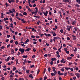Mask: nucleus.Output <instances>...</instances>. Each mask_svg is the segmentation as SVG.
<instances>
[{
  "instance_id": "50",
  "label": "nucleus",
  "mask_w": 80,
  "mask_h": 80,
  "mask_svg": "<svg viewBox=\"0 0 80 80\" xmlns=\"http://www.w3.org/2000/svg\"><path fill=\"white\" fill-rule=\"evenodd\" d=\"M22 68L23 69V70L25 71V70H26V68H25V67H22Z\"/></svg>"
},
{
  "instance_id": "44",
  "label": "nucleus",
  "mask_w": 80,
  "mask_h": 80,
  "mask_svg": "<svg viewBox=\"0 0 80 80\" xmlns=\"http://www.w3.org/2000/svg\"><path fill=\"white\" fill-rule=\"evenodd\" d=\"M61 71H62V72H64V69L61 68Z\"/></svg>"
},
{
  "instance_id": "45",
  "label": "nucleus",
  "mask_w": 80,
  "mask_h": 80,
  "mask_svg": "<svg viewBox=\"0 0 80 80\" xmlns=\"http://www.w3.org/2000/svg\"><path fill=\"white\" fill-rule=\"evenodd\" d=\"M74 52H77V48H75V50H74Z\"/></svg>"
},
{
  "instance_id": "4",
  "label": "nucleus",
  "mask_w": 80,
  "mask_h": 80,
  "mask_svg": "<svg viewBox=\"0 0 80 80\" xmlns=\"http://www.w3.org/2000/svg\"><path fill=\"white\" fill-rule=\"evenodd\" d=\"M75 75L78 78H79L80 77V74H79V73H75Z\"/></svg>"
},
{
  "instance_id": "33",
  "label": "nucleus",
  "mask_w": 80,
  "mask_h": 80,
  "mask_svg": "<svg viewBox=\"0 0 80 80\" xmlns=\"http://www.w3.org/2000/svg\"><path fill=\"white\" fill-rule=\"evenodd\" d=\"M53 37H55L56 36V34L55 33V32L53 33Z\"/></svg>"
},
{
  "instance_id": "40",
  "label": "nucleus",
  "mask_w": 80,
  "mask_h": 80,
  "mask_svg": "<svg viewBox=\"0 0 80 80\" xmlns=\"http://www.w3.org/2000/svg\"><path fill=\"white\" fill-rule=\"evenodd\" d=\"M26 72L27 73H29V70H26Z\"/></svg>"
},
{
  "instance_id": "63",
  "label": "nucleus",
  "mask_w": 80,
  "mask_h": 80,
  "mask_svg": "<svg viewBox=\"0 0 80 80\" xmlns=\"http://www.w3.org/2000/svg\"><path fill=\"white\" fill-rule=\"evenodd\" d=\"M51 65H53V61H51L50 62Z\"/></svg>"
},
{
  "instance_id": "25",
  "label": "nucleus",
  "mask_w": 80,
  "mask_h": 80,
  "mask_svg": "<svg viewBox=\"0 0 80 80\" xmlns=\"http://www.w3.org/2000/svg\"><path fill=\"white\" fill-rule=\"evenodd\" d=\"M64 50L65 52H67V50H68V49L67 48H64Z\"/></svg>"
},
{
  "instance_id": "21",
  "label": "nucleus",
  "mask_w": 80,
  "mask_h": 80,
  "mask_svg": "<svg viewBox=\"0 0 80 80\" xmlns=\"http://www.w3.org/2000/svg\"><path fill=\"white\" fill-rule=\"evenodd\" d=\"M51 75L52 76H55V74H54L53 73H51Z\"/></svg>"
},
{
  "instance_id": "48",
  "label": "nucleus",
  "mask_w": 80,
  "mask_h": 80,
  "mask_svg": "<svg viewBox=\"0 0 80 80\" xmlns=\"http://www.w3.org/2000/svg\"><path fill=\"white\" fill-rule=\"evenodd\" d=\"M7 37L8 38H10V35H7Z\"/></svg>"
},
{
  "instance_id": "55",
  "label": "nucleus",
  "mask_w": 80,
  "mask_h": 80,
  "mask_svg": "<svg viewBox=\"0 0 80 80\" xmlns=\"http://www.w3.org/2000/svg\"><path fill=\"white\" fill-rule=\"evenodd\" d=\"M31 37H32V38H35V36H33V35H32L31 36Z\"/></svg>"
},
{
  "instance_id": "7",
  "label": "nucleus",
  "mask_w": 80,
  "mask_h": 80,
  "mask_svg": "<svg viewBox=\"0 0 80 80\" xmlns=\"http://www.w3.org/2000/svg\"><path fill=\"white\" fill-rule=\"evenodd\" d=\"M74 5H75V6H76V7L78 8H79V7H80V5H78V4H75Z\"/></svg>"
},
{
  "instance_id": "27",
  "label": "nucleus",
  "mask_w": 80,
  "mask_h": 80,
  "mask_svg": "<svg viewBox=\"0 0 80 80\" xmlns=\"http://www.w3.org/2000/svg\"><path fill=\"white\" fill-rule=\"evenodd\" d=\"M39 72H40V70L38 69L37 72V75H38L39 73Z\"/></svg>"
},
{
  "instance_id": "15",
  "label": "nucleus",
  "mask_w": 80,
  "mask_h": 80,
  "mask_svg": "<svg viewBox=\"0 0 80 80\" xmlns=\"http://www.w3.org/2000/svg\"><path fill=\"white\" fill-rule=\"evenodd\" d=\"M1 15H2V16H1V18H3L4 17L3 13H1Z\"/></svg>"
},
{
  "instance_id": "18",
  "label": "nucleus",
  "mask_w": 80,
  "mask_h": 80,
  "mask_svg": "<svg viewBox=\"0 0 80 80\" xmlns=\"http://www.w3.org/2000/svg\"><path fill=\"white\" fill-rule=\"evenodd\" d=\"M35 9H36L35 12H38V8L36 7L35 8Z\"/></svg>"
},
{
  "instance_id": "62",
  "label": "nucleus",
  "mask_w": 80,
  "mask_h": 80,
  "mask_svg": "<svg viewBox=\"0 0 80 80\" xmlns=\"http://www.w3.org/2000/svg\"><path fill=\"white\" fill-rule=\"evenodd\" d=\"M18 12H16V16H17V17H18Z\"/></svg>"
},
{
  "instance_id": "31",
  "label": "nucleus",
  "mask_w": 80,
  "mask_h": 80,
  "mask_svg": "<svg viewBox=\"0 0 80 80\" xmlns=\"http://www.w3.org/2000/svg\"><path fill=\"white\" fill-rule=\"evenodd\" d=\"M60 71H59L58 72V75H60Z\"/></svg>"
},
{
  "instance_id": "43",
  "label": "nucleus",
  "mask_w": 80,
  "mask_h": 80,
  "mask_svg": "<svg viewBox=\"0 0 80 80\" xmlns=\"http://www.w3.org/2000/svg\"><path fill=\"white\" fill-rule=\"evenodd\" d=\"M9 3H12V1L11 0H11H8Z\"/></svg>"
},
{
  "instance_id": "10",
  "label": "nucleus",
  "mask_w": 80,
  "mask_h": 80,
  "mask_svg": "<svg viewBox=\"0 0 80 80\" xmlns=\"http://www.w3.org/2000/svg\"><path fill=\"white\" fill-rule=\"evenodd\" d=\"M75 23H76V22L75 21H73L72 23V25H75Z\"/></svg>"
},
{
  "instance_id": "60",
  "label": "nucleus",
  "mask_w": 80,
  "mask_h": 80,
  "mask_svg": "<svg viewBox=\"0 0 80 80\" xmlns=\"http://www.w3.org/2000/svg\"><path fill=\"white\" fill-rule=\"evenodd\" d=\"M47 77H45L44 78V80H46V79H47Z\"/></svg>"
},
{
  "instance_id": "8",
  "label": "nucleus",
  "mask_w": 80,
  "mask_h": 80,
  "mask_svg": "<svg viewBox=\"0 0 80 80\" xmlns=\"http://www.w3.org/2000/svg\"><path fill=\"white\" fill-rule=\"evenodd\" d=\"M29 42V40L28 39H27L24 42L25 44H27V42Z\"/></svg>"
},
{
  "instance_id": "53",
  "label": "nucleus",
  "mask_w": 80,
  "mask_h": 80,
  "mask_svg": "<svg viewBox=\"0 0 80 80\" xmlns=\"http://www.w3.org/2000/svg\"><path fill=\"white\" fill-rule=\"evenodd\" d=\"M60 32H61V33H63V30L62 29H61L60 30Z\"/></svg>"
},
{
  "instance_id": "14",
  "label": "nucleus",
  "mask_w": 80,
  "mask_h": 80,
  "mask_svg": "<svg viewBox=\"0 0 80 80\" xmlns=\"http://www.w3.org/2000/svg\"><path fill=\"white\" fill-rule=\"evenodd\" d=\"M64 68L66 70H68L70 69V68H69L64 67Z\"/></svg>"
},
{
  "instance_id": "61",
  "label": "nucleus",
  "mask_w": 80,
  "mask_h": 80,
  "mask_svg": "<svg viewBox=\"0 0 80 80\" xmlns=\"http://www.w3.org/2000/svg\"><path fill=\"white\" fill-rule=\"evenodd\" d=\"M33 44H37V42H36L34 41L33 42Z\"/></svg>"
},
{
  "instance_id": "56",
  "label": "nucleus",
  "mask_w": 80,
  "mask_h": 80,
  "mask_svg": "<svg viewBox=\"0 0 80 80\" xmlns=\"http://www.w3.org/2000/svg\"><path fill=\"white\" fill-rule=\"evenodd\" d=\"M64 75V74L63 73H60L59 75Z\"/></svg>"
},
{
  "instance_id": "24",
  "label": "nucleus",
  "mask_w": 80,
  "mask_h": 80,
  "mask_svg": "<svg viewBox=\"0 0 80 80\" xmlns=\"http://www.w3.org/2000/svg\"><path fill=\"white\" fill-rule=\"evenodd\" d=\"M18 59H17L16 62V65H17V64L18 63Z\"/></svg>"
},
{
  "instance_id": "51",
  "label": "nucleus",
  "mask_w": 80,
  "mask_h": 80,
  "mask_svg": "<svg viewBox=\"0 0 80 80\" xmlns=\"http://www.w3.org/2000/svg\"><path fill=\"white\" fill-rule=\"evenodd\" d=\"M35 57V55H34L32 56V58H34Z\"/></svg>"
},
{
  "instance_id": "52",
  "label": "nucleus",
  "mask_w": 80,
  "mask_h": 80,
  "mask_svg": "<svg viewBox=\"0 0 80 80\" xmlns=\"http://www.w3.org/2000/svg\"><path fill=\"white\" fill-rule=\"evenodd\" d=\"M28 9L29 12H31V10H30V8H29Z\"/></svg>"
},
{
  "instance_id": "6",
  "label": "nucleus",
  "mask_w": 80,
  "mask_h": 80,
  "mask_svg": "<svg viewBox=\"0 0 80 80\" xmlns=\"http://www.w3.org/2000/svg\"><path fill=\"white\" fill-rule=\"evenodd\" d=\"M32 15H33V14H34V15H37V12L35 11V12H32Z\"/></svg>"
},
{
  "instance_id": "34",
  "label": "nucleus",
  "mask_w": 80,
  "mask_h": 80,
  "mask_svg": "<svg viewBox=\"0 0 80 80\" xmlns=\"http://www.w3.org/2000/svg\"><path fill=\"white\" fill-rule=\"evenodd\" d=\"M16 70V68L14 67L13 68V71H15V70Z\"/></svg>"
},
{
  "instance_id": "5",
  "label": "nucleus",
  "mask_w": 80,
  "mask_h": 80,
  "mask_svg": "<svg viewBox=\"0 0 80 80\" xmlns=\"http://www.w3.org/2000/svg\"><path fill=\"white\" fill-rule=\"evenodd\" d=\"M72 37L73 38V40H76V36L74 35H72Z\"/></svg>"
},
{
  "instance_id": "3",
  "label": "nucleus",
  "mask_w": 80,
  "mask_h": 80,
  "mask_svg": "<svg viewBox=\"0 0 80 80\" xmlns=\"http://www.w3.org/2000/svg\"><path fill=\"white\" fill-rule=\"evenodd\" d=\"M43 13L44 14V15L45 16H47V14H48V12L46 11V12H43Z\"/></svg>"
},
{
  "instance_id": "46",
  "label": "nucleus",
  "mask_w": 80,
  "mask_h": 80,
  "mask_svg": "<svg viewBox=\"0 0 80 80\" xmlns=\"http://www.w3.org/2000/svg\"><path fill=\"white\" fill-rule=\"evenodd\" d=\"M48 20H52V18H48Z\"/></svg>"
},
{
  "instance_id": "12",
  "label": "nucleus",
  "mask_w": 80,
  "mask_h": 80,
  "mask_svg": "<svg viewBox=\"0 0 80 80\" xmlns=\"http://www.w3.org/2000/svg\"><path fill=\"white\" fill-rule=\"evenodd\" d=\"M22 57L23 58H27V57H28V56L27 55H26V56L23 55V56H22Z\"/></svg>"
},
{
  "instance_id": "49",
  "label": "nucleus",
  "mask_w": 80,
  "mask_h": 80,
  "mask_svg": "<svg viewBox=\"0 0 80 80\" xmlns=\"http://www.w3.org/2000/svg\"><path fill=\"white\" fill-rule=\"evenodd\" d=\"M0 48L2 49H4V48H5V47H4V46H2V47H1Z\"/></svg>"
},
{
  "instance_id": "22",
  "label": "nucleus",
  "mask_w": 80,
  "mask_h": 80,
  "mask_svg": "<svg viewBox=\"0 0 80 80\" xmlns=\"http://www.w3.org/2000/svg\"><path fill=\"white\" fill-rule=\"evenodd\" d=\"M67 59L68 60H70V59H72V57H68L67 58Z\"/></svg>"
},
{
  "instance_id": "36",
  "label": "nucleus",
  "mask_w": 80,
  "mask_h": 80,
  "mask_svg": "<svg viewBox=\"0 0 80 80\" xmlns=\"http://www.w3.org/2000/svg\"><path fill=\"white\" fill-rule=\"evenodd\" d=\"M47 56H48V55H47V54H45L44 55V57H47Z\"/></svg>"
},
{
  "instance_id": "28",
  "label": "nucleus",
  "mask_w": 80,
  "mask_h": 80,
  "mask_svg": "<svg viewBox=\"0 0 80 80\" xmlns=\"http://www.w3.org/2000/svg\"><path fill=\"white\" fill-rule=\"evenodd\" d=\"M34 17L37 18H40V17L38 16H35Z\"/></svg>"
},
{
  "instance_id": "16",
  "label": "nucleus",
  "mask_w": 80,
  "mask_h": 80,
  "mask_svg": "<svg viewBox=\"0 0 80 80\" xmlns=\"http://www.w3.org/2000/svg\"><path fill=\"white\" fill-rule=\"evenodd\" d=\"M55 69H56V68H55V67H52V70L53 72H55Z\"/></svg>"
},
{
  "instance_id": "42",
  "label": "nucleus",
  "mask_w": 80,
  "mask_h": 80,
  "mask_svg": "<svg viewBox=\"0 0 80 80\" xmlns=\"http://www.w3.org/2000/svg\"><path fill=\"white\" fill-rule=\"evenodd\" d=\"M32 77V74H30L29 76V78H31V77Z\"/></svg>"
},
{
  "instance_id": "2",
  "label": "nucleus",
  "mask_w": 80,
  "mask_h": 80,
  "mask_svg": "<svg viewBox=\"0 0 80 80\" xmlns=\"http://www.w3.org/2000/svg\"><path fill=\"white\" fill-rule=\"evenodd\" d=\"M65 59L62 58V60L61 61V63H65L66 61H65Z\"/></svg>"
},
{
  "instance_id": "30",
  "label": "nucleus",
  "mask_w": 80,
  "mask_h": 80,
  "mask_svg": "<svg viewBox=\"0 0 80 80\" xmlns=\"http://www.w3.org/2000/svg\"><path fill=\"white\" fill-rule=\"evenodd\" d=\"M11 27H12V28H13V24L11 23L10 24Z\"/></svg>"
},
{
  "instance_id": "19",
  "label": "nucleus",
  "mask_w": 80,
  "mask_h": 80,
  "mask_svg": "<svg viewBox=\"0 0 80 80\" xmlns=\"http://www.w3.org/2000/svg\"><path fill=\"white\" fill-rule=\"evenodd\" d=\"M23 14L24 15H27V12H24L23 13Z\"/></svg>"
},
{
  "instance_id": "57",
  "label": "nucleus",
  "mask_w": 80,
  "mask_h": 80,
  "mask_svg": "<svg viewBox=\"0 0 80 80\" xmlns=\"http://www.w3.org/2000/svg\"><path fill=\"white\" fill-rule=\"evenodd\" d=\"M11 52H12L13 53H14L15 52V51H14V50L13 49H12Z\"/></svg>"
},
{
  "instance_id": "11",
  "label": "nucleus",
  "mask_w": 80,
  "mask_h": 80,
  "mask_svg": "<svg viewBox=\"0 0 80 80\" xmlns=\"http://www.w3.org/2000/svg\"><path fill=\"white\" fill-rule=\"evenodd\" d=\"M63 2H69L70 1L69 0H63Z\"/></svg>"
},
{
  "instance_id": "23",
  "label": "nucleus",
  "mask_w": 80,
  "mask_h": 80,
  "mask_svg": "<svg viewBox=\"0 0 80 80\" xmlns=\"http://www.w3.org/2000/svg\"><path fill=\"white\" fill-rule=\"evenodd\" d=\"M9 13H13V12H12V11H11V10H9Z\"/></svg>"
},
{
  "instance_id": "37",
  "label": "nucleus",
  "mask_w": 80,
  "mask_h": 80,
  "mask_svg": "<svg viewBox=\"0 0 80 80\" xmlns=\"http://www.w3.org/2000/svg\"><path fill=\"white\" fill-rule=\"evenodd\" d=\"M21 46H22V47H25V45L23 44H21Z\"/></svg>"
},
{
  "instance_id": "58",
  "label": "nucleus",
  "mask_w": 80,
  "mask_h": 80,
  "mask_svg": "<svg viewBox=\"0 0 80 80\" xmlns=\"http://www.w3.org/2000/svg\"><path fill=\"white\" fill-rule=\"evenodd\" d=\"M15 44L16 45H17L18 44V42H17V41H16L15 42Z\"/></svg>"
},
{
  "instance_id": "29",
  "label": "nucleus",
  "mask_w": 80,
  "mask_h": 80,
  "mask_svg": "<svg viewBox=\"0 0 80 80\" xmlns=\"http://www.w3.org/2000/svg\"><path fill=\"white\" fill-rule=\"evenodd\" d=\"M10 60V58L9 57H8L7 59V62H8Z\"/></svg>"
},
{
  "instance_id": "1",
  "label": "nucleus",
  "mask_w": 80,
  "mask_h": 80,
  "mask_svg": "<svg viewBox=\"0 0 80 80\" xmlns=\"http://www.w3.org/2000/svg\"><path fill=\"white\" fill-rule=\"evenodd\" d=\"M19 50L20 52H21V53L22 54V53H23V52H25V50L23 49V48H20L19 49Z\"/></svg>"
},
{
  "instance_id": "13",
  "label": "nucleus",
  "mask_w": 80,
  "mask_h": 80,
  "mask_svg": "<svg viewBox=\"0 0 80 80\" xmlns=\"http://www.w3.org/2000/svg\"><path fill=\"white\" fill-rule=\"evenodd\" d=\"M30 50V48H28V49H27L25 50V51L26 52H28Z\"/></svg>"
},
{
  "instance_id": "54",
  "label": "nucleus",
  "mask_w": 80,
  "mask_h": 80,
  "mask_svg": "<svg viewBox=\"0 0 80 80\" xmlns=\"http://www.w3.org/2000/svg\"><path fill=\"white\" fill-rule=\"evenodd\" d=\"M13 39H14V40H15V35L13 36Z\"/></svg>"
},
{
  "instance_id": "20",
  "label": "nucleus",
  "mask_w": 80,
  "mask_h": 80,
  "mask_svg": "<svg viewBox=\"0 0 80 80\" xmlns=\"http://www.w3.org/2000/svg\"><path fill=\"white\" fill-rule=\"evenodd\" d=\"M52 61H54L55 60H56V59L55 58H52L51 59Z\"/></svg>"
},
{
  "instance_id": "38",
  "label": "nucleus",
  "mask_w": 80,
  "mask_h": 80,
  "mask_svg": "<svg viewBox=\"0 0 80 80\" xmlns=\"http://www.w3.org/2000/svg\"><path fill=\"white\" fill-rule=\"evenodd\" d=\"M9 41V39H7L6 40V42H8Z\"/></svg>"
},
{
  "instance_id": "32",
  "label": "nucleus",
  "mask_w": 80,
  "mask_h": 80,
  "mask_svg": "<svg viewBox=\"0 0 80 80\" xmlns=\"http://www.w3.org/2000/svg\"><path fill=\"white\" fill-rule=\"evenodd\" d=\"M54 38L55 39L57 40V39H58V38H59L58 37H55Z\"/></svg>"
},
{
  "instance_id": "59",
  "label": "nucleus",
  "mask_w": 80,
  "mask_h": 80,
  "mask_svg": "<svg viewBox=\"0 0 80 80\" xmlns=\"http://www.w3.org/2000/svg\"><path fill=\"white\" fill-rule=\"evenodd\" d=\"M10 44H9V45H8L7 46V48H8V47H10Z\"/></svg>"
},
{
  "instance_id": "9",
  "label": "nucleus",
  "mask_w": 80,
  "mask_h": 80,
  "mask_svg": "<svg viewBox=\"0 0 80 80\" xmlns=\"http://www.w3.org/2000/svg\"><path fill=\"white\" fill-rule=\"evenodd\" d=\"M76 1L80 5V0H76Z\"/></svg>"
},
{
  "instance_id": "64",
  "label": "nucleus",
  "mask_w": 80,
  "mask_h": 80,
  "mask_svg": "<svg viewBox=\"0 0 80 80\" xmlns=\"http://www.w3.org/2000/svg\"><path fill=\"white\" fill-rule=\"evenodd\" d=\"M4 79H5V78H4V77H2L1 78L2 80H4Z\"/></svg>"
},
{
  "instance_id": "26",
  "label": "nucleus",
  "mask_w": 80,
  "mask_h": 80,
  "mask_svg": "<svg viewBox=\"0 0 80 80\" xmlns=\"http://www.w3.org/2000/svg\"><path fill=\"white\" fill-rule=\"evenodd\" d=\"M48 70L49 72H50V70H51V68H48Z\"/></svg>"
},
{
  "instance_id": "47",
  "label": "nucleus",
  "mask_w": 80,
  "mask_h": 80,
  "mask_svg": "<svg viewBox=\"0 0 80 80\" xmlns=\"http://www.w3.org/2000/svg\"><path fill=\"white\" fill-rule=\"evenodd\" d=\"M40 22L39 21H38V22H37V24L38 25H39V23H40Z\"/></svg>"
},
{
  "instance_id": "35",
  "label": "nucleus",
  "mask_w": 80,
  "mask_h": 80,
  "mask_svg": "<svg viewBox=\"0 0 80 80\" xmlns=\"http://www.w3.org/2000/svg\"><path fill=\"white\" fill-rule=\"evenodd\" d=\"M34 65H31L30 66V68H33V67H34Z\"/></svg>"
},
{
  "instance_id": "39",
  "label": "nucleus",
  "mask_w": 80,
  "mask_h": 80,
  "mask_svg": "<svg viewBox=\"0 0 80 80\" xmlns=\"http://www.w3.org/2000/svg\"><path fill=\"white\" fill-rule=\"evenodd\" d=\"M36 38H40V36H36Z\"/></svg>"
},
{
  "instance_id": "41",
  "label": "nucleus",
  "mask_w": 80,
  "mask_h": 80,
  "mask_svg": "<svg viewBox=\"0 0 80 80\" xmlns=\"http://www.w3.org/2000/svg\"><path fill=\"white\" fill-rule=\"evenodd\" d=\"M67 30L68 31H70V29L69 28H67Z\"/></svg>"
},
{
  "instance_id": "17",
  "label": "nucleus",
  "mask_w": 80,
  "mask_h": 80,
  "mask_svg": "<svg viewBox=\"0 0 80 80\" xmlns=\"http://www.w3.org/2000/svg\"><path fill=\"white\" fill-rule=\"evenodd\" d=\"M12 13H15V10L14 8L12 9Z\"/></svg>"
}]
</instances>
